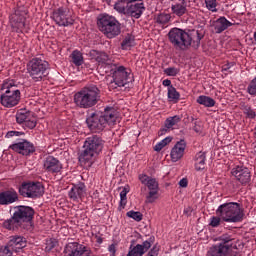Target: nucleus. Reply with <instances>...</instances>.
<instances>
[{
    "label": "nucleus",
    "instance_id": "nucleus-1",
    "mask_svg": "<svg viewBox=\"0 0 256 256\" xmlns=\"http://www.w3.org/2000/svg\"><path fill=\"white\" fill-rule=\"evenodd\" d=\"M205 37V33L199 30L186 31L180 28H172L168 33V39L174 49L187 51L188 49H199L201 40Z\"/></svg>",
    "mask_w": 256,
    "mask_h": 256
},
{
    "label": "nucleus",
    "instance_id": "nucleus-2",
    "mask_svg": "<svg viewBox=\"0 0 256 256\" xmlns=\"http://www.w3.org/2000/svg\"><path fill=\"white\" fill-rule=\"evenodd\" d=\"M105 147V140L99 135H91L84 141L82 151L79 153L78 159L84 167H92L93 163L97 161L100 153H103Z\"/></svg>",
    "mask_w": 256,
    "mask_h": 256
},
{
    "label": "nucleus",
    "instance_id": "nucleus-3",
    "mask_svg": "<svg viewBox=\"0 0 256 256\" xmlns=\"http://www.w3.org/2000/svg\"><path fill=\"white\" fill-rule=\"evenodd\" d=\"M117 123V110L113 107H106L104 112H92L86 118V124L90 131L101 133L108 125Z\"/></svg>",
    "mask_w": 256,
    "mask_h": 256
},
{
    "label": "nucleus",
    "instance_id": "nucleus-4",
    "mask_svg": "<svg viewBox=\"0 0 256 256\" xmlns=\"http://www.w3.org/2000/svg\"><path fill=\"white\" fill-rule=\"evenodd\" d=\"M101 101V90L96 85L82 88L74 95V103L79 109H91Z\"/></svg>",
    "mask_w": 256,
    "mask_h": 256
},
{
    "label": "nucleus",
    "instance_id": "nucleus-5",
    "mask_svg": "<svg viewBox=\"0 0 256 256\" xmlns=\"http://www.w3.org/2000/svg\"><path fill=\"white\" fill-rule=\"evenodd\" d=\"M35 210L29 206H16L12 217L3 222V227L9 231L18 229L23 223H31Z\"/></svg>",
    "mask_w": 256,
    "mask_h": 256
},
{
    "label": "nucleus",
    "instance_id": "nucleus-6",
    "mask_svg": "<svg viewBox=\"0 0 256 256\" xmlns=\"http://www.w3.org/2000/svg\"><path fill=\"white\" fill-rule=\"evenodd\" d=\"M216 215H219L225 223H241L243 217H245V212L241 207V204L237 202H228L221 204L217 208Z\"/></svg>",
    "mask_w": 256,
    "mask_h": 256
},
{
    "label": "nucleus",
    "instance_id": "nucleus-7",
    "mask_svg": "<svg viewBox=\"0 0 256 256\" xmlns=\"http://www.w3.org/2000/svg\"><path fill=\"white\" fill-rule=\"evenodd\" d=\"M97 27L107 39H115V37L121 35V23L114 16L100 14L97 17Z\"/></svg>",
    "mask_w": 256,
    "mask_h": 256
},
{
    "label": "nucleus",
    "instance_id": "nucleus-8",
    "mask_svg": "<svg viewBox=\"0 0 256 256\" xmlns=\"http://www.w3.org/2000/svg\"><path fill=\"white\" fill-rule=\"evenodd\" d=\"M27 73L37 83L49 75V62L33 58L27 63Z\"/></svg>",
    "mask_w": 256,
    "mask_h": 256
},
{
    "label": "nucleus",
    "instance_id": "nucleus-9",
    "mask_svg": "<svg viewBox=\"0 0 256 256\" xmlns=\"http://www.w3.org/2000/svg\"><path fill=\"white\" fill-rule=\"evenodd\" d=\"M5 92L0 96V103L2 107L13 109L21 101V90L13 82L4 84Z\"/></svg>",
    "mask_w": 256,
    "mask_h": 256
},
{
    "label": "nucleus",
    "instance_id": "nucleus-10",
    "mask_svg": "<svg viewBox=\"0 0 256 256\" xmlns=\"http://www.w3.org/2000/svg\"><path fill=\"white\" fill-rule=\"evenodd\" d=\"M19 193L22 197H26L28 199H39V197H43L45 193V187L40 182H24L19 187Z\"/></svg>",
    "mask_w": 256,
    "mask_h": 256
},
{
    "label": "nucleus",
    "instance_id": "nucleus-11",
    "mask_svg": "<svg viewBox=\"0 0 256 256\" xmlns=\"http://www.w3.org/2000/svg\"><path fill=\"white\" fill-rule=\"evenodd\" d=\"M109 69L113 78V81L117 87H125L129 83V77L131 72L127 71L125 66L119 64H109Z\"/></svg>",
    "mask_w": 256,
    "mask_h": 256
},
{
    "label": "nucleus",
    "instance_id": "nucleus-12",
    "mask_svg": "<svg viewBox=\"0 0 256 256\" xmlns=\"http://www.w3.org/2000/svg\"><path fill=\"white\" fill-rule=\"evenodd\" d=\"M139 181L149 190V193L146 196V203H155L159 193V183L157 182V179L149 177L147 174H140Z\"/></svg>",
    "mask_w": 256,
    "mask_h": 256
},
{
    "label": "nucleus",
    "instance_id": "nucleus-13",
    "mask_svg": "<svg viewBox=\"0 0 256 256\" xmlns=\"http://www.w3.org/2000/svg\"><path fill=\"white\" fill-rule=\"evenodd\" d=\"M52 19L59 27H69L75 23V20L71 17V14H69V9L65 7H60L54 10Z\"/></svg>",
    "mask_w": 256,
    "mask_h": 256
},
{
    "label": "nucleus",
    "instance_id": "nucleus-14",
    "mask_svg": "<svg viewBox=\"0 0 256 256\" xmlns=\"http://www.w3.org/2000/svg\"><path fill=\"white\" fill-rule=\"evenodd\" d=\"M65 256H91V248L79 242H70L64 248Z\"/></svg>",
    "mask_w": 256,
    "mask_h": 256
},
{
    "label": "nucleus",
    "instance_id": "nucleus-15",
    "mask_svg": "<svg viewBox=\"0 0 256 256\" xmlns=\"http://www.w3.org/2000/svg\"><path fill=\"white\" fill-rule=\"evenodd\" d=\"M119 3H127L126 13L134 19H139L144 11L145 4L143 2H136L137 0H118Z\"/></svg>",
    "mask_w": 256,
    "mask_h": 256
},
{
    "label": "nucleus",
    "instance_id": "nucleus-16",
    "mask_svg": "<svg viewBox=\"0 0 256 256\" xmlns=\"http://www.w3.org/2000/svg\"><path fill=\"white\" fill-rule=\"evenodd\" d=\"M9 149L19 153L20 155L28 156L35 153V145L29 142V140L22 139L21 141L9 146Z\"/></svg>",
    "mask_w": 256,
    "mask_h": 256
},
{
    "label": "nucleus",
    "instance_id": "nucleus-17",
    "mask_svg": "<svg viewBox=\"0 0 256 256\" xmlns=\"http://www.w3.org/2000/svg\"><path fill=\"white\" fill-rule=\"evenodd\" d=\"M231 173L241 185L251 183V171H249V168L245 166H236L232 169Z\"/></svg>",
    "mask_w": 256,
    "mask_h": 256
},
{
    "label": "nucleus",
    "instance_id": "nucleus-18",
    "mask_svg": "<svg viewBox=\"0 0 256 256\" xmlns=\"http://www.w3.org/2000/svg\"><path fill=\"white\" fill-rule=\"evenodd\" d=\"M43 167L44 171H46L47 173H61V170L63 169V164H61V161H59V159L53 156H47L43 161Z\"/></svg>",
    "mask_w": 256,
    "mask_h": 256
},
{
    "label": "nucleus",
    "instance_id": "nucleus-19",
    "mask_svg": "<svg viewBox=\"0 0 256 256\" xmlns=\"http://www.w3.org/2000/svg\"><path fill=\"white\" fill-rule=\"evenodd\" d=\"M87 195V186H85V183L80 182L76 185H73L70 191L68 192V197L72 201H79L83 197Z\"/></svg>",
    "mask_w": 256,
    "mask_h": 256
},
{
    "label": "nucleus",
    "instance_id": "nucleus-20",
    "mask_svg": "<svg viewBox=\"0 0 256 256\" xmlns=\"http://www.w3.org/2000/svg\"><path fill=\"white\" fill-rule=\"evenodd\" d=\"M19 201V194L15 189L4 190L0 192V205H13Z\"/></svg>",
    "mask_w": 256,
    "mask_h": 256
},
{
    "label": "nucleus",
    "instance_id": "nucleus-21",
    "mask_svg": "<svg viewBox=\"0 0 256 256\" xmlns=\"http://www.w3.org/2000/svg\"><path fill=\"white\" fill-rule=\"evenodd\" d=\"M7 243L14 253H19L21 249H25V247H27V238L20 235H14L10 236Z\"/></svg>",
    "mask_w": 256,
    "mask_h": 256
},
{
    "label": "nucleus",
    "instance_id": "nucleus-22",
    "mask_svg": "<svg viewBox=\"0 0 256 256\" xmlns=\"http://www.w3.org/2000/svg\"><path fill=\"white\" fill-rule=\"evenodd\" d=\"M10 24L15 33H23L25 31V16L15 13L10 17Z\"/></svg>",
    "mask_w": 256,
    "mask_h": 256
},
{
    "label": "nucleus",
    "instance_id": "nucleus-23",
    "mask_svg": "<svg viewBox=\"0 0 256 256\" xmlns=\"http://www.w3.org/2000/svg\"><path fill=\"white\" fill-rule=\"evenodd\" d=\"M186 147L187 143L185 142V140H180L174 145L170 152V157L173 163H177V161H179V159L183 157Z\"/></svg>",
    "mask_w": 256,
    "mask_h": 256
},
{
    "label": "nucleus",
    "instance_id": "nucleus-24",
    "mask_svg": "<svg viewBox=\"0 0 256 256\" xmlns=\"http://www.w3.org/2000/svg\"><path fill=\"white\" fill-rule=\"evenodd\" d=\"M233 25L235 24L227 20L225 16H221L212 23V27L214 28V31L217 34H221L223 33V31H227V29H229V27H233Z\"/></svg>",
    "mask_w": 256,
    "mask_h": 256
},
{
    "label": "nucleus",
    "instance_id": "nucleus-25",
    "mask_svg": "<svg viewBox=\"0 0 256 256\" xmlns=\"http://www.w3.org/2000/svg\"><path fill=\"white\" fill-rule=\"evenodd\" d=\"M90 59H95L99 65H107L109 69V65H114L113 63L109 62V55L105 52H99L97 50H90L89 51Z\"/></svg>",
    "mask_w": 256,
    "mask_h": 256
},
{
    "label": "nucleus",
    "instance_id": "nucleus-26",
    "mask_svg": "<svg viewBox=\"0 0 256 256\" xmlns=\"http://www.w3.org/2000/svg\"><path fill=\"white\" fill-rule=\"evenodd\" d=\"M229 250L223 245L215 244L209 248L206 256H228Z\"/></svg>",
    "mask_w": 256,
    "mask_h": 256
},
{
    "label": "nucleus",
    "instance_id": "nucleus-27",
    "mask_svg": "<svg viewBox=\"0 0 256 256\" xmlns=\"http://www.w3.org/2000/svg\"><path fill=\"white\" fill-rule=\"evenodd\" d=\"M171 11L177 17H183L187 13V2L183 0L182 2L172 4Z\"/></svg>",
    "mask_w": 256,
    "mask_h": 256
},
{
    "label": "nucleus",
    "instance_id": "nucleus-28",
    "mask_svg": "<svg viewBox=\"0 0 256 256\" xmlns=\"http://www.w3.org/2000/svg\"><path fill=\"white\" fill-rule=\"evenodd\" d=\"M205 161H207V155L205 152H198L195 155V169L196 171H203L205 169Z\"/></svg>",
    "mask_w": 256,
    "mask_h": 256
},
{
    "label": "nucleus",
    "instance_id": "nucleus-29",
    "mask_svg": "<svg viewBox=\"0 0 256 256\" xmlns=\"http://www.w3.org/2000/svg\"><path fill=\"white\" fill-rule=\"evenodd\" d=\"M218 241H220L218 245H223L227 251H230V249H233V241H235V239L229 234H223L218 238Z\"/></svg>",
    "mask_w": 256,
    "mask_h": 256
},
{
    "label": "nucleus",
    "instance_id": "nucleus-30",
    "mask_svg": "<svg viewBox=\"0 0 256 256\" xmlns=\"http://www.w3.org/2000/svg\"><path fill=\"white\" fill-rule=\"evenodd\" d=\"M196 103H198L199 105H203L204 107H215V99L206 96V95H200L197 100Z\"/></svg>",
    "mask_w": 256,
    "mask_h": 256
},
{
    "label": "nucleus",
    "instance_id": "nucleus-31",
    "mask_svg": "<svg viewBox=\"0 0 256 256\" xmlns=\"http://www.w3.org/2000/svg\"><path fill=\"white\" fill-rule=\"evenodd\" d=\"M31 112L27 109H20L16 113V122L19 123V125L25 123L27 119H30Z\"/></svg>",
    "mask_w": 256,
    "mask_h": 256
},
{
    "label": "nucleus",
    "instance_id": "nucleus-32",
    "mask_svg": "<svg viewBox=\"0 0 256 256\" xmlns=\"http://www.w3.org/2000/svg\"><path fill=\"white\" fill-rule=\"evenodd\" d=\"M181 98V94L177 91L174 86H170L168 88V99L173 103H178L179 99Z\"/></svg>",
    "mask_w": 256,
    "mask_h": 256
},
{
    "label": "nucleus",
    "instance_id": "nucleus-33",
    "mask_svg": "<svg viewBox=\"0 0 256 256\" xmlns=\"http://www.w3.org/2000/svg\"><path fill=\"white\" fill-rule=\"evenodd\" d=\"M145 255V251L141 247V244H137L136 246L131 245L129 247V252L126 256H143Z\"/></svg>",
    "mask_w": 256,
    "mask_h": 256
},
{
    "label": "nucleus",
    "instance_id": "nucleus-34",
    "mask_svg": "<svg viewBox=\"0 0 256 256\" xmlns=\"http://www.w3.org/2000/svg\"><path fill=\"white\" fill-rule=\"evenodd\" d=\"M177 123H181V116L175 115L172 117H168L165 120V127L167 129H171V128L175 127V125H177Z\"/></svg>",
    "mask_w": 256,
    "mask_h": 256
},
{
    "label": "nucleus",
    "instance_id": "nucleus-35",
    "mask_svg": "<svg viewBox=\"0 0 256 256\" xmlns=\"http://www.w3.org/2000/svg\"><path fill=\"white\" fill-rule=\"evenodd\" d=\"M72 62L76 67H81V65H83V54L79 50H74L72 52Z\"/></svg>",
    "mask_w": 256,
    "mask_h": 256
},
{
    "label": "nucleus",
    "instance_id": "nucleus-36",
    "mask_svg": "<svg viewBox=\"0 0 256 256\" xmlns=\"http://www.w3.org/2000/svg\"><path fill=\"white\" fill-rule=\"evenodd\" d=\"M127 193H129V186H125L120 192L119 209H125V205H127Z\"/></svg>",
    "mask_w": 256,
    "mask_h": 256
},
{
    "label": "nucleus",
    "instance_id": "nucleus-37",
    "mask_svg": "<svg viewBox=\"0 0 256 256\" xmlns=\"http://www.w3.org/2000/svg\"><path fill=\"white\" fill-rule=\"evenodd\" d=\"M134 43H135V38L128 34L122 41L121 47H122V49H129V48L133 47Z\"/></svg>",
    "mask_w": 256,
    "mask_h": 256
},
{
    "label": "nucleus",
    "instance_id": "nucleus-38",
    "mask_svg": "<svg viewBox=\"0 0 256 256\" xmlns=\"http://www.w3.org/2000/svg\"><path fill=\"white\" fill-rule=\"evenodd\" d=\"M171 141H173L172 137H166L164 138L162 141L158 142L155 147H154V151H161L164 147H167V145H169V143H171Z\"/></svg>",
    "mask_w": 256,
    "mask_h": 256
},
{
    "label": "nucleus",
    "instance_id": "nucleus-39",
    "mask_svg": "<svg viewBox=\"0 0 256 256\" xmlns=\"http://www.w3.org/2000/svg\"><path fill=\"white\" fill-rule=\"evenodd\" d=\"M169 21H171V15L169 14L162 13L156 17V23H159L160 25H167Z\"/></svg>",
    "mask_w": 256,
    "mask_h": 256
},
{
    "label": "nucleus",
    "instance_id": "nucleus-40",
    "mask_svg": "<svg viewBox=\"0 0 256 256\" xmlns=\"http://www.w3.org/2000/svg\"><path fill=\"white\" fill-rule=\"evenodd\" d=\"M246 91L248 95H251L252 97H256V76L250 81Z\"/></svg>",
    "mask_w": 256,
    "mask_h": 256
},
{
    "label": "nucleus",
    "instance_id": "nucleus-41",
    "mask_svg": "<svg viewBox=\"0 0 256 256\" xmlns=\"http://www.w3.org/2000/svg\"><path fill=\"white\" fill-rule=\"evenodd\" d=\"M127 217H129L130 219H134V221H143V214L139 211H133L130 210L126 213Z\"/></svg>",
    "mask_w": 256,
    "mask_h": 256
},
{
    "label": "nucleus",
    "instance_id": "nucleus-42",
    "mask_svg": "<svg viewBox=\"0 0 256 256\" xmlns=\"http://www.w3.org/2000/svg\"><path fill=\"white\" fill-rule=\"evenodd\" d=\"M13 253L15 252L11 249L8 243L5 246L0 247V256H13Z\"/></svg>",
    "mask_w": 256,
    "mask_h": 256
},
{
    "label": "nucleus",
    "instance_id": "nucleus-43",
    "mask_svg": "<svg viewBox=\"0 0 256 256\" xmlns=\"http://www.w3.org/2000/svg\"><path fill=\"white\" fill-rule=\"evenodd\" d=\"M205 5L208 11H212V13H217V0H205Z\"/></svg>",
    "mask_w": 256,
    "mask_h": 256
},
{
    "label": "nucleus",
    "instance_id": "nucleus-44",
    "mask_svg": "<svg viewBox=\"0 0 256 256\" xmlns=\"http://www.w3.org/2000/svg\"><path fill=\"white\" fill-rule=\"evenodd\" d=\"M242 110L244 111V114L247 115L249 119H255L256 113H255V110L251 109V106L244 105Z\"/></svg>",
    "mask_w": 256,
    "mask_h": 256
},
{
    "label": "nucleus",
    "instance_id": "nucleus-45",
    "mask_svg": "<svg viewBox=\"0 0 256 256\" xmlns=\"http://www.w3.org/2000/svg\"><path fill=\"white\" fill-rule=\"evenodd\" d=\"M179 71H180L179 68H176V67H169L164 69V73L168 77H177V75H179Z\"/></svg>",
    "mask_w": 256,
    "mask_h": 256
},
{
    "label": "nucleus",
    "instance_id": "nucleus-46",
    "mask_svg": "<svg viewBox=\"0 0 256 256\" xmlns=\"http://www.w3.org/2000/svg\"><path fill=\"white\" fill-rule=\"evenodd\" d=\"M24 124L28 129H35L37 127V120L33 118V115H30V119H27Z\"/></svg>",
    "mask_w": 256,
    "mask_h": 256
},
{
    "label": "nucleus",
    "instance_id": "nucleus-47",
    "mask_svg": "<svg viewBox=\"0 0 256 256\" xmlns=\"http://www.w3.org/2000/svg\"><path fill=\"white\" fill-rule=\"evenodd\" d=\"M140 245H141L142 251H144V253H147V251H149V249H151V245H153V236L148 238V240L144 241Z\"/></svg>",
    "mask_w": 256,
    "mask_h": 256
},
{
    "label": "nucleus",
    "instance_id": "nucleus-48",
    "mask_svg": "<svg viewBox=\"0 0 256 256\" xmlns=\"http://www.w3.org/2000/svg\"><path fill=\"white\" fill-rule=\"evenodd\" d=\"M221 221H223V218H221V216H212L210 218L209 225L210 227H219V225H221Z\"/></svg>",
    "mask_w": 256,
    "mask_h": 256
},
{
    "label": "nucleus",
    "instance_id": "nucleus-49",
    "mask_svg": "<svg viewBox=\"0 0 256 256\" xmlns=\"http://www.w3.org/2000/svg\"><path fill=\"white\" fill-rule=\"evenodd\" d=\"M57 247V241L55 239H50L46 243L45 251H53Z\"/></svg>",
    "mask_w": 256,
    "mask_h": 256
},
{
    "label": "nucleus",
    "instance_id": "nucleus-50",
    "mask_svg": "<svg viewBox=\"0 0 256 256\" xmlns=\"http://www.w3.org/2000/svg\"><path fill=\"white\" fill-rule=\"evenodd\" d=\"M25 135V132L20 131H8L5 135L6 139H11V137H21Z\"/></svg>",
    "mask_w": 256,
    "mask_h": 256
},
{
    "label": "nucleus",
    "instance_id": "nucleus-51",
    "mask_svg": "<svg viewBox=\"0 0 256 256\" xmlns=\"http://www.w3.org/2000/svg\"><path fill=\"white\" fill-rule=\"evenodd\" d=\"M193 131L198 134L203 133V126L201 125V122H194Z\"/></svg>",
    "mask_w": 256,
    "mask_h": 256
},
{
    "label": "nucleus",
    "instance_id": "nucleus-52",
    "mask_svg": "<svg viewBox=\"0 0 256 256\" xmlns=\"http://www.w3.org/2000/svg\"><path fill=\"white\" fill-rule=\"evenodd\" d=\"M108 251L112 254V256H115V253H117V248L115 247V244H111L108 247Z\"/></svg>",
    "mask_w": 256,
    "mask_h": 256
},
{
    "label": "nucleus",
    "instance_id": "nucleus-53",
    "mask_svg": "<svg viewBox=\"0 0 256 256\" xmlns=\"http://www.w3.org/2000/svg\"><path fill=\"white\" fill-rule=\"evenodd\" d=\"M179 185L180 187H187V185H189V182L187 181V178H182L180 181H179Z\"/></svg>",
    "mask_w": 256,
    "mask_h": 256
},
{
    "label": "nucleus",
    "instance_id": "nucleus-54",
    "mask_svg": "<svg viewBox=\"0 0 256 256\" xmlns=\"http://www.w3.org/2000/svg\"><path fill=\"white\" fill-rule=\"evenodd\" d=\"M114 9H116V11H119V13H123V11H125V7L120 6L119 3H116V4L114 5Z\"/></svg>",
    "mask_w": 256,
    "mask_h": 256
},
{
    "label": "nucleus",
    "instance_id": "nucleus-55",
    "mask_svg": "<svg viewBox=\"0 0 256 256\" xmlns=\"http://www.w3.org/2000/svg\"><path fill=\"white\" fill-rule=\"evenodd\" d=\"M162 85H164V87H168V89L170 87H173V85H171V80H169V79L163 80Z\"/></svg>",
    "mask_w": 256,
    "mask_h": 256
},
{
    "label": "nucleus",
    "instance_id": "nucleus-56",
    "mask_svg": "<svg viewBox=\"0 0 256 256\" xmlns=\"http://www.w3.org/2000/svg\"><path fill=\"white\" fill-rule=\"evenodd\" d=\"M169 129H171V128H167L166 126H165V128H161L159 131V135H165V133H167V131H169Z\"/></svg>",
    "mask_w": 256,
    "mask_h": 256
},
{
    "label": "nucleus",
    "instance_id": "nucleus-57",
    "mask_svg": "<svg viewBox=\"0 0 256 256\" xmlns=\"http://www.w3.org/2000/svg\"><path fill=\"white\" fill-rule=\"evenodd\" d=\"M147 256H157V252L155 249H151Z\"/></svg>",
    "mask_w": 256,
    "mask_h": 256
},
{
    "label": "nucleus",
    "instance_id": "nucleus-58",
    "mask_svg": "<svg viewBox=\"0 0 256 256\" xmlns=\"http://www.w3.org/2000/svg\"><path fill=\"white\" fill-rule=\"evenodd\" d=\"M230 256H241V253H239V252H233L232 254H230Z\"/></svg>",
    "mask_w": 256,
    "mask_h": 256
},
{
    "label": "nucleus",
    "instance_id": "nucleus-59",
    "mask_svg": "<svg viewBox=\"0 0 256 256\" xmlns=\"http://www.w3.org/2000/svg\"><path fill=\"white\" fill-rule=\"evenodd\" d=\"M184 213H185V214H188V213H189V211H188V210H184Z\"/></svg>",
    "mask_w": 256,
    "mask_h": 256
}]
</instances>
